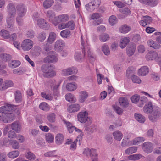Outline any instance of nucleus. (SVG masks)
I'll use <instances>...</instances> for the list:
<instances>
[{"instance_id": "0eeeda50", "label": "nucleus", "mask_w": 161, "mask_h": 161, "mask_svg": "<svg viewBox=\"0 0 161 161\" xmlns=\"http://www.w3.org/2000/svg\"><path fill=\"white\" fill-rule=\"evenodd\" d=\"M142 148L146 153H150L153 151V145L150 142H147L143 144Z\"/></svg>"}, {"instance_id": "a18cd8bd", "label": "nucleus", "mask_w": 161, "mask_h": 161, "mask_svg": "<svg viewBox=\"0 0 161 161\" xmlns=\"http://www.w3.org/2000/svg\"><path fill=\"white\" fill-rule=\"evenodd\" d=\"M20 64V62L19 61H12L8 64L9 66L12 68H14L19 66Z\"/></svg>"}, {"instance_id": "4468645a", "label": "nucleus", "mask_w": 161, "mask_h": 161, "mask_svg": "<svg viewBox=\"0 0 161 161\" xmlns=\"http://www.w3.org/2000/svg\"><path fill=\"white\" fill-rule=\"evenodd\" d=\"M157 55V52L154 51H150L147 53L145 58L148 61H155L156 56Z\"/></svg>"}, {"instance_id": "2eb2a0df", "label": "nucleus", "mask_w": 161, "mask_h": 161, "mask_svg": "<svg viewBox=\"0 0 161 161\" xmlns=\"http://www.w3.org/2000/svg\"><path fill=\"white\" fill-rule=\"evenodd\" d=\"M47 16L49 19V20L52 22L55 26L58 25V23L55 22V19L56 18L55 13L52 10H48L47 11Z\"/></svg>"}, {"instance_id": "1a4fd4ad", "label": "nucleus", "mask_w": 161, "mask_h": 161, "mask_svg": "<svg viewBox=\"0 0 161 161\" xmlns=\"http://www.w3.org/2000/svg\"><path fill=\"white\" fill-rule=\"evenodd\" d=\"M136 49V46L133 43H131L127 47L126 53L128 56L130 57L134 55Z\"/></svg>"}, {"instance_id": "412c9836", "label": "nucleus", "mask_w": 161, "mask_h": 161, "mask_svg": "<svg viewBox=\"0 0 161 161\" xmlns=\"http://www.w3.org/2000/svg\"><path fill=\"white\" fill-rule=\"evenodd\" d=\"M12 129L17 133L19 132L21 128L20 123L18 121H15L11 124Z\"/></svg>"}, {"instance_id": "72a5a7b5", "label": "nucleus", "mask_w": 161, "mask_h": 161, "mask_svg": "<svg viewBox=\"0 0 161 161\" xmlns=\"http://www.w3.org/2000/svg\"><path fill=\"white\" fill-rule=\"evenodd\" d=\"M56 34L53 32H51L49 34L47 41L49 43H52L56 38Z\"/></svg>"}, {"instance_id": "774afa93", "label": "nucleus", "mask_w": 161, "mask_h": 161, "mask_svg": "<svg viewBox=\"0 0 161 161\" xmlns=\"http://www.w3.org/2000/svg\"><path fill=\"white\" fill-rule=\"evenodd\" d=\"M131 79L134 83L139 84L141 82V79L138 76L135 75L132 76Z\"/></svg>"}, {"instance_id": "de8ad7c7", "label": "nucleus", "mask_w": 161, "mask_h": 161, "mask_svg": "<svg viewBox=\"0 0 161 161\" xmlns=\"http://www.w3.org/2000/svg\"><path fill=\"white\" fill-rule=\"evenodd\" d=\"M15 98L17 103L20 102L22 100L21 94L19 91H16L14 93Z\"/></svg>"}, {"instance_id": "8fccbe9b", "label": "nucleus", "mask_w": 161, "mask_h": 161, "mask_svg": "<svg viewBox=\"0 0 161 161\" xmlns=\"http://www.w3.org/2000/svg\"><path fill=\"white\" fill-rule=\"evenodd\" d=\"M60 34L62 37L67 38L70 35V32L68 30H64L61 32Z\"/></svg>"}, {"instance_id": "3c124183", "label": "nucleus", "mask_w": 161, "mask_h": 161, "mask_svg": "<svg viewBox=\"0 0 161 161\" xmlns=\"http://www.w3.org/2000/svg\"><path fill=\"white\" fill-rule=\"evenodd\" d=\"M39 108L42 110L47 111L49 109L48 105L45 102H42L39 105Z\"/></svg>"}, {"instance_id": "2f4dec72", "label": "nucleus", "mask_w": 161, "mask_h": 161, "mask_svg": "<svg viewBox=\"0 0 161 161\" xmlns=\"http://www.w3.org/2000/svg\"><path fill=\"white\" fill-rule=\"evenodd\" d=\"M11 58L10 55L7 53H3L0 54V59L5 62L10 60Z\"/></svg>"}, {"instance_id": "6ab92c4d", "label": "nucleus", "mask_w": 161, "mask_h": 161, "mask_svg": "<svg viewBox=\"0 0 161 161\" xmlns=\"http://www.w3.org/2000/svg\"><path fill=\"white\" fill-rule=\"evenodd\" d=\"M69 19L68 16L66 14L60 15L56 17L55 19V22L58 23L59 22H64L67 21Z\"/></svg>"}, {"instance_id": "bb28decb", "label": "nucleus", "mask_w": 161, "mask_h": 161, "mask_svg": "<svg viewBox=\"0 0 161 161\" xmlns=\"http://www.w3.org/2000/svg\"><path fill=\"white\" fill-rule=\"evenodd\" d=\"M113 135L115 140L119 141L121 140L123 136L122 133L119 130L113 132Z\"/></svg>"}, {"instance_id": "c756f323", "label": "nucleus", "mask_w": 161, "mask_h": 161, "mask_svg": "<svg viewBox=\"0 0 161 161\" xmlns=\"http://www.w3.org/2000/svg\"><path fill=\"white\" fill-rule=\"evenodd\" d=\"M66 87L69 91H74L76 89L77 85L75 83H69L66 84Z\"/></svg>"}, {"instance_id": "bf43d9fd", "label": "nucleus", "mask_w": 161, "mask_h": 161, "mask_svg": "<svg viewBox=\"0 0 161 161\" xmlns=\"http://www.w3.org/2000/svg\"><path fill=\"white\" fill-rule=\"evenodd\" d=\"M44 156L46 157H56L57 155L56 154L54 151H52L45 153L44 154Z\"/></svg>"}, {"instance_id": "f03ea898", "label": "nucleus", "mask_w": 161, "mask_h": 161, "mask_svg": "<svg viewBox=\"0 0 161 161\" xmlns=\"http://www.w3.org/2000/svg\"><path fill=\"white\" fill-rule=\"evenodd\" d=\"M41 69L43 73V75L44 77H53L56 75V72L54 71V68L53 66L44 64L42 66Z\"/></svg>"}, {"instance_id": "423d86ee", "label": "nucleus", "mask_w": 161, "mask_h": 161, "mask_svg": "<svg viewBox=\"0 0 161 161\" xmlns=\"http://www.w3.org/2000/svg\"><path fill=\"white\" fill-rule=\"evenodd\" d=\"M15 116L14 114L8 113L3 114L0 116V120L5 123H9L15 119Z\"/></svg>"}, {"instance_id": "4c0bfd02", "label": "nucleus", "mask_w": 161, "mask_h": 161, "mask_svg": "<svg viewBox=\"0 0 161 161\" xmlns=\"http://www.w3.org/2000/svg\"><path fill=\"white\" fill-rule=\"evenodd\" d=\"M81 44L83 47V52L84 53V55H85V51H87V53H88V55L90 57H91L93 58L92 57V56L90 55V53L89 51V48L88 47H87L86 46L85 47L84 46V42L82 39V36H81Z\"/></svg>"}, {"instance_id": "7ed1b4c3", "label": "nucleus", "mask_w": 161, "mask_h": 161, "mask_svg": "<svg viewBox=\"0 0 161 161\" xmlns=\"http://www.w3.org/2000/svg\"><path fill=\"white\" fill-rule=\"evenodd\" d=\"M78 120L81 123L87 121L89 123L92 122V119L88 117V114L86 111L80 112L77 114Z\"/></svg>"}, {"instance_id": "09e8293b", "label": "nucleus", "mask_w": 161, "mask_h": 161, "mask_svg": "<svg viewBox=\"0 0 161 161\" xmlns=\"http://www.w3.org/2000/svg\"><path fill=\"white\" fill-rule=\"evenodd\" d=\"M13 86V83L10 80H6L5 81L2 89H6L9 87H11Z\"/></svg>"}, {"instance_id": "a19ab883", "label": "nucleus", "mask_w": 161, "mask_h": 161, "mask_svg": "<svg viewBox=\"0 0 161 161\" xmlns=\"http://www.w3.org/2000/svg\"><path fill=\"white\" fill-rule=\"evenodd\" d=\"M68 130L70 133H72L73 131L75 130L76 132H78L79 134V135L81 137L83 136L81 130L80 129H77L73 125L68 129Z\"/></svg>"}, {"instance_id": "39448f33", "label": "nucleus", "mask_w": 161, "mask_h": 161, "mask_svg": "<svg viewBox=\"0 0 161 161\" xmlns=\"http://www.w3.org/2000/svg\"><path fill=\"white\" fill-rule=\"evenodd\" d=\"M33 45V42L30 39H26L23 41L21 47L24 51H28L30 50Z\"/></svg>"}, {"instance_id": "338daca9", "label": "nucleus", "mask_w": 161, "mask_h": 161, "mask_svg": "<svg viewBox=\"0 0 161 161\" xmlns=\"http://www.w3.org/2000/svg\"><path fill=\"white\" fill-rule=\"evenodd\" d=\"M140 100V96L136 94L135 95L131 97V100L132 103H136Z\"/></svg>"}, {"instance_id": "f257e3e1", "label": "nucleus", "mask_w": 161, "mask_h": 161, "mask_svg": "<svg viewBox=\"0 0 161 161\" xmlns=\"http://www.w3.org/2000/svg\"><path fill=\"white\" fill-rule=\"evenodd\" d=\"M8 15L6 18L7 28H12L14 22V18L16 14L15 5L13 3H9L7 6Z\"/></svg>"}, {"instance_id": "4be33fe9", "label": "nucleus", "mask_w": 161, "mask_h": 161, "mask_svg": "<svg viewBox=\"0 0 161 161\" xmlns=\"http://www.w3.org/2000/svg\"><path fill=\"white\" fill-rule=\"evenodd\" d=\"M79 94V102L80 103H83L84 102L88 97L87 92L86 91H83L80 92Z\"/></svg>"}, {"instance_id": "5701e85b", "label": "nucleus", "mask_w": 161, "mask_h": 161, "mask_svg": "<svg viewBox=\"0 0 161 161\" xmlns=\"http://www.w3.org/2000/svg\"><path fill=\"white\" fill-rule=\"evenodd\" d=\"M80 108V106L79 104H74L69 106L67 110L69 113H72L78 111Z\"/></svg>"}, {"instance_id": "6e6d98bb", "label": "nucleus", "mask_w": 161, "mask_h": 161, "mask_svg": "<svg viewBox=\"0 0 161 161\" xmlns=\"http://www.w3.org/2000/svg\"><path fill=\"white\" fill-rule=\"evenodd\" d=\"M67 28H69L71 30H73L75 28V24L73 21H70L66 23Z\"/></svg>"}, {"instance_id": "a211bd4d", "label": "nucleus", "mask_w": 161, "mask_h": 161, "mask_svg": "<svg viewBox=\"0 0 161 161\" xmlns=\"http://www.w3.org/2000/svg\"><path fill=\"white\" fill-rule=\"evenodd\" d=\"M153 107L152 103L149 102L146 103L143 108L144 112L147 114H150L153 111Z\"/></svg>"}, {"instance_id": "13d9d810", "label": "nucleus", "mask_w": 161, "mask_h": 161, "mask_svg": "<svg viewBox=\"0 0 161 161\" xmlns=\"http://www.w3.org/2000/svg\"><path fill=\"white\" fill-rule=\"evenodd\" d=\"M26 35L27 37L31 39L34 37L35 33L33 30H30L27 31Z\"/></svg>"}, {"instance_id": "aec40b11", "label": "nucleus", "mask_w": 161, "mask_h": 161, "mask_svg": "<svg viewBox=\"0 0 161 161\" xmlns=\"http://www.w3.org/2000/svg\"><path fill=\"white\" fill-rule=\"evenodd\" d=\"M141 3L151 7H154L157 4V0H139Z\"/></svg>"}, {"instance_id": "473e14b6", "label": "nucleus", "mask_w": 161, "mask_h": 161, "mask_svg": "<svg viewBox=\"0 0 161 161\" xmlns=\"http://www.w3.org/2000/svg\"><path fill=\"white\" fill-rule=\"evenodd\" d=\"M137 147L133 146L130 147L125 150V153L127 155L136 153L137 151Z\"/></svg>"}, {"instance_id": "052dcab7", "label": "nucleus", "mask_w": 161, "mask_h": 161, "mask_svg": "<svg viewBox=\"0 0 161 161\" xmlns=\"http://www.w3.org/2000/svg\"><path fill=\"white\" fill-rule=\"evenodd\" d=\"M47 118V120L50 122H54L55 121V115L54 113L48 115Z\"/></svg>"}, {"instance_id": "f8f14e48", "label": "nucleus", "mask_w": 161, "mask_h": 161, "mask_svg": "<svg viewBox=\"0 0 161 161\" xmlns=\"http://www.w3.org/2000/svg\"><path fill=\"white\" fill-rule=\"evenodd\" d=\"M77 72L76 68L71 67L64 69L62 71V74L64 75L67 76L73 74H76Z\"/></svg>"}, {"instance_id": "f3484780", "label": "nucleus", "mask_w": 161, "mask_h": 161, "mask_svg": "<svg viewBox=\"0 0 161 161\" xmlns=\"http://www.w3.org/2000/svg\"><path fill=\"white\" fill-rule=\"evenodd\" d=\"M148 46L154 49H159L161 47L160 44L152 39L148 40L147 42Z\"/></svg>"}, {"instance_id": "7c9ffc66", "label": "nucleus", "mask_w": 161, "mask_h": 161, "mask_svg": "<svg viewBox=\"0 0 161 161\" xmlns=\"http://www.w3.org/2000/svg\"><path fill=\"white\" fill-rule=\"evenodd\" d=\"M119 102L120 106L123 107H126L128 105V102L126 98L124 97H121L119 98Z\"/></svg>"}, {"instance_id": "20e7f679", "label": "nucleus", "mask_w": 161, "mask_h": 161, "mask_svg": "<svg viewBox=\"0 0 161 161\" xmlns=\"http://www.w3.org/2000/svg\"><path fill=\"white\" fill-rule=\"evenodd\" d=\"M57 61V55L54 51L49 52L47 56L44 60V62L48 63H55Z\"/></svg>"}, {"instance_id": "c03bdc74", "label": "nucleus", "mask_w": 161, "mask_h": 161, "mask_svg": "<svg viewBox=\"0 0 161 161\" xmlns=\"http://www.w3.org/2000/svg\"><path fill=\"white\" fill-rule=\"evenodd\" d=\"M102 50L105 55L108 56L110 54L109 48L107 45L103 44L102 47Z\"/></svg>"}, {"instance_id": "e2e57ef3", "label": "nucleus", "mask_w": 161, "mask_h": 161, "mask_svg": "<svg viewBox=\"0 0 161 161\" xmlns=\"http://www.w3.org/2000/svg\"><path fill=\"white\" fill-rule=\"evenodd\" d=\"M109 21L111 25H113L117 22L116 18L114 16H111L109 19Z\"/></svg>"}, {"instance_id": "5fc2aeb1", "label": "nucleus", "mask_w": 161, "mask_h": 161, "mask_svg": "<svg viewBox=\"0 0 161 161\" xmlns=\"http://www.w3.org/2000/svg\"><path fill=\"white\" fill-rule=\"evenodd\" d=\"M119 11L120 13L127 15H130L131 13L130 10L127 8L120 9Z\"/></svg>"}, {"instance_id": "69168bd1", "label": "nucleus", "mask_w": 161, "mask_h": 161, "mask_svg": "<svg viewBox=\"0 0 161 161\" xmlns=\"http://www.w3.org/2000/svg\"><path fill=\"white\" fill-rule=\"evenodd\" d=\"M92 154L91 156L92 161H97V155L96 150H93L92 152Z\"/></svg>"}, {"instance_id": "c9c22d12", "label": "nucleus", "mask_w": 161, "mask_h": 161, "mask_svg": "<svg viewBox=\"0 0 161 161\" xmlns=\"http://www.w3.org/2000/svg\"><path fill=\"white\" fill-rule=\"evenodd\" d=\"M0 36L5 39H8L10 37V35L9 32L7 30L2 29L0 32Z\"/></svg>"}, {"instance_id": "a878e982", "label": "nucleus", "mask_w": 161, "mask_h": 161, "mask_svg": "<svg viewBox=\"0 0 161 161\" xmlns=\"http://www.w3.org/2000/svg\"><path fill=\"white\" fill-rule=\"evenodd\" d=\"M65 98L67 101L70 102L75 103L76 101L75 96L70 93L67 94L65 96Z\"/></svg>"}, {"instance_id": "37998d69", "label": "nucleus", "mask_w": 161, "mask_h": 161, "mask_svg": "<svg viewBox=\"0 0 161 161\" xmlns=\"http://www.w3.org/2000/svg\"><path fill=\"white\" fill-rule=\"evenodd\" d=\"M142 157V155L136 154L128 156V158L130 160H136L140 159Z\"/></svg>"}, {"instance_id": "e433bc0d", "label": "nucleus", "mask_w": 161, "mask_h": 161, "mask_svg": "<svg viewBox=\"0 0 161 161\" xmlns=\"http://www.w3.org/2000/svg\"><path fill=\"white\" fill-rule=\"evenodd\" d=\"M55 139L57 144H60L63 142L64 140V137L62 134H58L55 137Z\"/></svg>"}, {"instance_id": "864d4df0", "label": "nucleus", "mask_w": 161, "mask_h": 161, "mask_svg": "<svg viewBox=\"0 0 161 161\" xmlns=\"http://www.w3.org/2000/svg\"><path fill=\"white\" fill-rule=\"evenodd\" d=\"M10 143L12 148L14 149H18L19 148V144L16 140H11Z\"/></svg>"}, {"instance_id": "f704fd0d", "label": "nucleus", "mask_w": 161, "mask_h": 161, "mask_svg": "<svg viewBox=\"0 0 161 161\" xmlns=\"http://www.w3.org/2000/svg\"><path fill=\"white\" fill-rule=\"evenodd\" d=\"M53 0H45L43 3V6L45 9H48L50 8L53 4Z\"/></svg>"}, {"instance_id": "79ce46f5", "label": "nucleus", "mask_w": 161, "mask_h": 161, "mask_svg": "<svg viewBox=\"0 0 161 161\" xmlns=\"http://www.w3.org/2000/svg\"><path fill=\"white\" fill-rule=\"evenodd\" d=\"M46 37V34L44 31H42L39 33L37 36L38 40L41 42L44 41Z\"/></svg>"}, {"instance_id": "b1692460", "label": "nucleus", "mask_w": 161, "mask_h": 161, "mask_svg": "<svg viewBox=\"0 0 161 161\" xmlns=\"http://www.w3.org/2000/svg\"><path fill=\"white\" fill-rule=\"evenodd\" d=\"M120 47L121 48L123 49L130 42V38L129 37H123L120 39Z\"/></svg>"}, {"instance_id": "dca6fc26", "label": "nucleus", "mask_w": 161, "mask_h": 161, "mask_svg": "<svg viewBox=\"0 0 161 161\" xmlns=\"http://www.w3.org/2000/svg\"><path fill=\"white\" fill-rule=\"evenodd\" d=\"M37 24L40 28L47 29L50 27L48 23L43 19H40L37 20Z\"/></svg>"}, {"instance_id": "cd10ccee", "label": "nucleus", "mask_w": 161, "mask_h": 161, "mask_svg": "<svg viewBox=\"0 0 161 161\" xmlns=\"http://www.w3.org/2000/svg\"><path fill=\"white\" fill-rule=\"evenodd\" d=\"M135 119L140 123H143L146 120L145 117L142 114L136 113L134 114Z\"/></svg>"}, {"instance_id": "6e6552de", "label": "nucleus", "mask_w": 161, "mask_h": 161, "mask_svg": "<svg viewBox=\"0 0 161 161\" xmlns=\"http://www.w3.org/2000/svg\"><path fill=\"white\" fill-rule=\"evenodd\" d=\"M18 16L23 17L25 14L26 9L24 5L22 4L18 5L16 7Z\"/></svg>"}, {"instance_id": "9d476101", "label": "nucleus", "mask_w": 161, "mask_h": 161, "mask_svg": "<svg viewBox=\"0 0 161 161\" xmlns=\"http://www.w3.org/2000/svg\"><path fill=\"white\" fill-rule=\"evenodd\" d=\"M161 115V113L158 110H154L153 113L149 116V119L152 122L156 121Z\"/></svg>"}, {"instance_id": "c85d7f7f", "label": "nucleus", "mask_w": 161, "mask_h": 161, "mask_svg": "<svg viewBox=\"0 0 161 161\" xmlns=\"http://www.w3.org/2000/svg\"><path fill=\"white\" fill-rule=\"evenodd\" d=\"M131 29V27L129 26L124 25L121 26L119 29V31L122 33H126Z\"/></svg>"}, {"instance_id": "4d7b16f0", "label": "nucleus", "mask_w": 161, "mask_h": 161, "mask_svg": "<svg viewBox=\"0 0 161 161\" xmlns=\"http://www.w3.org/2000/svg\"><path fill=\"white\" fill-rule=\"evenodd\" d=\"M85 7L87 10L90 12H92L95 9L91 2L86 4Z\"/></svg>"}, {"instance_id": "9b49d317", "label": "nucleus", "mask_w": 161, "mask_h": 161, "mask_svg": "<svg viewBox=\"0 0 161 161\" xmlns=\"http://www.w3.org/2000/svg\"><path fill=\"white\" fill-rule=\"evenodd\" d=\"M64 46L65 43L63 40H57L54 43V50L57 52H60L62 50Z\"/></svg>"}, {"instance_id": "680f3d73", "label": "nucleus", "mask_w": 161, "mask_h": 161, "mask_svg": "<svg viewBox=\"0 0 161 161\" xmlns=\"http://www.w3.org/2000/svg\"><path fill=\"white\" fill-rule=\"evenodd\" d=\"M145 139L143 137H137L135 138L133 141V144L134 145H136L139 143L140 142H143Z\"/></svg>"}, {"instance_id": "ea45409f", "label": "nucleus", "mask_w": 161, "mask_h": 161, "mask_svg": "<svg viewBox=\"0 0 161 161\" xmlns=\"http://www.w3.org/2000/svg\"><path fill=\"white\" fill-rule=\"evenodd\" d=\"M27 159L30 161L34 160L36 158L35 154L30 151H28L25 154Z\"/></svg>"}, {"instance_id": "603ef678", "label": "nucleus", "mask_w": 161, "mask_h": 161, "mask_svg": "<svg viewBox=\"0 0 161 161\" xmlns=\"http://www.w3.org/2000/svg\"><path fill=\"white\" fill-rule=\"evenodd\" d=\"M45 138L47 142L49 143H51L53 141L54 137L50 133L47 134L45 136Z\"/></svg>"}, {"instance_id": "0e129e2a", "label": "nucleus", "mask_w": 161, "mask_h": 161, "mask_svg": "<svg viewBox=\"0 0 161 161\" xmlns=\"http://www.w3.org/2000/svg\"><path fill=\"white\" fill-rule=\"evenodd\" d=\"M114 109L115 112L119 115H121L123 112V110L121 108L118 106L114 107Z\"/></svg>"}, {"instance_id": "393cba45", "label": "nucleus", "mask_w": 161, "mask_h": 161, "mask_svg": "<svg viewBox=\"0 0 161 161\" xmlns=\"http://www.w3.org/2000/svg\"><path fill=\"white\" fill-rule=\"evenodd\" d=\"M148 68L146 66H143L139 69L138 74L140 76H145L148 73Z\"/></svg>"}, {"instance_id": "58836bf2", "label": "nucleus", "mask_w": 161, "mask_h": 161, "mask_svg": "<svg viewBox=\"0 0 161 161\" xmlns=\"http://www.w3.org/2000/svg\"><path fill=\"white\" fill-rule=\"evenodd\" d=\"M19 154V152L18 151L15 150L9 152L7 155L10 158H14L17 157Z\"/></svg>"}, {"instance_id": "49530a36", "label": "nucleus", "mask_w": 161, "mask_h": 161, "mask_svg": "<svg viewBox=\"0 0 161 161\" xmlns=\"http://www.w3.org/2000/svg\"><path fill=\"white\" fill-rule=\"evenodd\" d=\"M110 36L108 34L104 33L101 34L99 36V40L102 42H105L109 40Z\"/></svg>"}, {"instance_id": "ddd939ff", "label": "nucleus", "mask_w": 161, "mask_h": 161, "mask_svg": "<svg viewBox=\"0 0 161 161\" xmlns=\"http://www.w3.org/2000/svg\"><path fill=\"white\" fill-rule=\"evenodd\" d=\"M14 108L11 104H7L0 108V112L6 114L14 110Z\"/></svg>"}]
</instances>
